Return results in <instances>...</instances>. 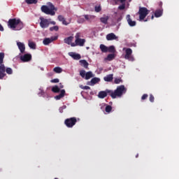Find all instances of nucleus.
<instances>
[{
	"label": "nucleus",
	"mask_w": 179,
	"mask_h": 179,
	"mask_svg": "<svg viewBox=\"0 0 179 179\" xmlns=\"http://www.w3.org/2000/svg\"><path fill=\"white\" fill-rule=\"evenodd\" d=\"M58 39V36H52L51 38H45L43 39V44L44 45H48V44H51L52 41H55V40Z\"/></svg>",
	"instance_id": "9b49d317"
},
{
	"label": "nucleus",
	"mask_w": 179,
	"mask_h": 179,
	"mask_svg": "<svg viewBox=\"0 0 179 179\" xmlns=\"http://www.w3.org/2000/svg\"><path fill=\"white\" fill-rule=\"evenodd\" d=\"M17 45L21 52V54H23L24 51L26 50V46H24V43L22 42H17Z\"/></svg>",
	"instance_id": "2eb2a0df"
},
{
	"label": "nucleus",
	"mask_w": 179,
	"mask_h": 179,
	"mask_svg": "<svg viewBox=\"0 0 179 179\" xmlns=\"http://www.w3.org/2000/svg\"><path fill=\"white\" fill-rule=\"evenodd\" d=\"M110 97L117 99V97H122L123 94L127 93V88L124 85L117 86L115 91L111 90Z\"/></svg>",
	"instance_id": "7ed1b4c3"
},
{
	"label": "nucleus",
	"mask_w": 179,
	"mask_h": 179,
	"mask_svg": "<svg viewBox=\"0 0 179 179\" xmlns=\"http://www.w3.org/2000/svg\"><path fill=\"white\" fill-rule=\"evenodd\" d=\"M5 72L8 73V75H12L13 73V70L11 68L8 67L7 69L5 67Z\"/></svg>",
	"instance_id": "473e14b6"
},
{
	"label": "nucleus",
	"mask_w": 179,
	"mask_h": 179,
	"mask_svg": "<svg viewBox=\"0 0 179 179\" xmlns=\"http://www.w3.org/2000/svg\"><path fill=\"white\" fill-rule=\"evenodd\" d=\"M93 73H92V71H88L85 73V80H89V79H90V78H93Z\"/></svg>",
	"instance_id": "393cba45"
},
{
	"label": "nucleus",
	"mask_w": 179,
	"mask_h": 179,
	"mask_svg": "<svg viewBox=\"0 0 179 179\" xmlns=\"http://www.w3.org/2000/svg\"><path fill=\"white\" fill-rule=\"evenodd\" d=\"M163 15V8H159L155 10V17H160Z\"/></svg>",
	"instance_id": "412c9836"
},
{
	"label": "nucleus",
	"mask_w": 179,
	"mask_h": 179,
	"mask_svg": "<svg viewBox=\"0 0 179 179\" xmlns=\"http://www.w3.org/2000/svg\"><path fill=\"white\" fill-rule=\"evenodd\" d=\"M59 30V27L58 26H54L50 28V31H58Z\"/></svg>",
	"instance_id": "c9c22d12"
},
{
	"label": "nucleus",
	"mask_w": 179,
	"mask_h": 179,
	"mask_svg": "<svg viewBox=\"0 0 179 179\" xmlns=\"http://www.w3.org/2000/svg\"><path fill=\"white\" fill-rule=\"evenodd\" d=\"M0 31H3V27L0 24Z\"/></svg>",
	"instance_id": "09e8293b"
},
{
	"label": "nucleus",
	"mask_w": 179,
	"mask_h": 179,
	"mask_svg": "<svg viewBox=\"0 0 179 179\" xmlns=\"http://www.w3.org/2000/svg\"><path fill=\"white\" fill-rule=\"evenodd\" d=\"M148 94H144L142 96H141V100H146V99H148Z\"/></svg>",
	"instance_id": "37998d69"
},
{
	"label": "nucleus",
	"mask_w": 179,
	"mask_h": 179,
	"mask_svg": "<svg viewBox=\"0 0 179 179\" xmlns=\"http://www.w3.org/2000/svg\"><path fill=\"white\" fill-rule=\"evenodd\" d=\"M28 45L29 48H32V50H36V43L34 42L29 41Z\"/></svg>",
	"instance_id": "c756f323"
},
{
	"label": "nucleus",
	"mask_w": 179,
	"mask_h": 179,
	"mask_svg": "<svg viewBox=\"0 0 179 179\" xmlns=\"http://www.w3.org/2000/svg\"><path fill=\"white\" fill-rule=\"evenodd\" d=\"M159 6H160V8H162V6H163V2L160 1L159 3Z\"/></svg>",
	"instance_id": "3c124183"
},
{
	"label": "nucleus",
	"mask_w": 179,
	"mask_h": 179,
	"mask_svg": "<svg viewBox=\"0 0 179 179\" xmlns=\"http://www.w3.org/2000/svg\"><path fill=\"white\" fill-rule=\"evenodd\" d=\"M87 50H89V48H87Z\"/></svg>",
	"instance_id": "13d9d810"
},
{
	"label": "nucleus",
	"mask_w": 179,
	"mask_h": 179,
	"mask_svg": "<svg viewBox=\"0 0 179 179\" xmlns=\"http://www.w3.org/2000/svg\"><path fill=\"white\" fill-rule=\"evenodd\" d=\"M123 51H125L124 59H128V61H131V62L135 61V59L132 55V49L129 48H124Z\"/></svg>",
	"instance_id": "6e6552de"
},
{
	"label": "nucleus",
	"mask_w": 179,
	"mask_h": 179,
	"mask_svg": "<svg viewBox=\"0 0 179 179\" xmlns=\"http://www.w3.org/2000/svg\"><path fill=\"white\" fill-rule=\"evenodd\" d=\"M149 10H148L146 7H140L138 12L140 20H144L145 17H146L149 15Z\"/></svg>",
	"instance_id": "0eeeda50"
},
{
	"label": "nucleus",
	"mask_w": 179,
	"mask_h": 179,
	"mask_svg": "<svg viewBox=\"0 0 179 179\" xmlns=\"http://www.w3.org/2000/svg\"><path fill=\"white\" fill-rule=\"evenodd\" d=\"M80 75L81 77L85 78V76H86V71L85 70H81L80 71Z\"/></svg>",
	"instance_id": "58836bf2"
},
{
	"label": "nucleus",
	"mask_w": 179,
	"mask_h": 179,
	"mask_svg": "<svg viewBox=\"0 0 179 179\" xmlns=\"http://www.w3.org/2000/svg\"><path fill=\"white\" fill-rule=\"evenodd\" d=\"M47 6H42L41 9L43 13H45V15H50V16H55V12L58 10V8L52 4L51 2H48Z\"/></svg>",
	"instance_id": "f03ea898"
},
{
	"label": "nucleus",
	"mask_w": 179,
	"mask_h": 179,
	"mask_svg": "<svg viewBox=\"0 0 179 179\" xmlns=\"http://www.w3.org/2000/svg\"><path fill=\"white\" fill-rule=\"evenodd\" d=\"M62 108L63 110H65V108H66V105H64L63 106H62Z\"/></svg>",
	"instance_id": "603ef678"
},
{
	"label": "nucleus",
	"mask_w": 179,
	"mask_h": 179,
	"mask_svg": "<svg viewBox=\"0 0 179 179\" xmlns=\"http://www.w3.org/2000/svg\"><path fill=\"white\" fill-rule=\"evenodd\" d=\"M136 158L139 157V154H137V155H136Z\"/></svg>",
	"instance_id": "864d4df0"
},
{
	"label": "nucleus",
	"mask_w": 179,
	"mask_h": 179,
	"mask_svg": "<svg viewBox=\"0 0 179 179\" xmlns=\"http://www.w3.org/2000/svg\"><path fill=\"white\" fill-rule=\"evenodd\" d=\"M20 59H21L22 62H29V61H31V55L25 54L22 55L20 56Z\"/></svg>",
	"instance_id": "ddd939ff"
},
{
	"label": "nucleus",
	"mask_w": 179,
	"mask_h": 179,
	"mask_svg": "<svg viewBox=\"0 0 179 179\" xmlns=\"http://www.w3.org/2000/svg\"><path fill=\"white\" fill-rule=\"evenodd\" d=\"M50 24L55 25V24H57V22H55V21H51V22H50Z\"/></svg>",
	"instance_id": "de8ad7c7"
},
{
	"label": "nucleus",
	"mask_w": 179,
	"mask_h": 179,
	"mask_svg": "<svg viewBox=\"0 0 179 179\" xmlns=\"http://www.w3.org/2000/svg\"><path fill=\"white\" fill-rule=\"evenodd\" d=\"M108 94L111 96V90H106V91H101L98 94L99 99H105Z\"/></svg>",
	"instance_id": "9d476101"
},
{
	"label": "nucleus",
	"mask_w": 179,
	"mask_h": 179,
	"mask_svg": "<svg viewBox=\"0 0 179 179\" xmlns=\"http://www.w3.org/2000/svg\"><path fill=\"white\" fill-rule=\"evenodd\" d=\"M81 34L77 33L75 36V43H71V47H76V45H79L80 47H83L85 45V43H86V40L80 38Z\"/></svg>",
	"instance_id": "39448f33"
},
{
	"label": "nucleus",
	"mask_w": 179,
	"mask_h": 179,
	"mask_svg": "<svg viewBox=\"0 0 179 179\" xmlns=\"http://www.w3.org/2000/svg\"><path fill=\"white\" fill-rule=\"evenodd\" d=\"M122 83V79L121 78H115L114 83L115 85H120V83Z\"/></svg>",
	"instance_id": "e433bc0d"
},
{
	"label": "nucleus",
	"mask_w": 179,
	"mask_h": 179,
	"mask_svg": "<svg viewBox=\"0 0 179 179\" xmlns=\"http://www.w3.org/2000/svg\"><path fill=\"white\" fill-rule=\"evenodd\" d=\"M8 26L13 30H22L24 27L23 22L16 18L10 19L8 22Z\"/></svg>",
	"instance_id": "f257e3e1"
},
{
	"label": "nucleus",
	"mask_w": 179,
	"mask_h": 179,
	"mask_svg": "<svg viewBox=\"0 0 179 179\" xmlns=\"http://www.w3.org/2000/svg\"><path fill=\"white\" fill-rule=\"evenodd\" d=\"M113 74L107 75L103 78V80H105V82H111L113 79Z\"/></svg>",
	"instance_id": "5701e85b"
},
{
	"label": "nucleus",
	"mask_w": 179,
	"mask_h": 179,
	"mask_svg": "<svg viewBox=\"0 0 179 179\" xmlns=\"http://www.w3.org/2000/svg\"><path fill=\"white\" fill-rule=\"evenodd\" d=\"M78 122V119L76 117L67 118L64 120V124L67 128H73L76 123Z\"/></svg>",
	"instance_id": "423d86ee"
},
{
	"label": "nucleus",
	"mask_w": 179,
	"mask_h": 179,
	"mask_svg": "<svg viewBox=\"0 0 179 179\" xmlns=\"http://www.w3.org/2000/svg\"><path fill=\"white\" fill-rule=\"evenodd\" d=\"M99 82H100V78H92L91 81L88 83V85L90 86H94V85H96V83H99Z\"/></svg>",
	"instance_id": "6ab92c4d"
},
{
	"label": "nucleus",
	"mask_w": 179,
	"mask_h": 179,
	"mask_svg": "<svg viewBox=\"0 0 179 179\" xmlns=\"http://www.w3.org/2000/svg\"><path fill=\"white\" fill-rule=\"evenodd\" d=\"M119 1H120V3H125V1L127 0H119Z\"/></svg>",
	"instance_id": "8fccbe9b"
},
{
	"label": "nucleus",
	"mask_w": 179,
	"mask_h": 179,
	"mask_svg": "<svg viewBox=\"0 0 179 179\" xmlns=\"http://www.w3.org/2000/svg\"><path fill=\"white\" fill-rule=\"evenodd\" d=\"M95 12L99 13L101 12V6H96L94 7Z\"/></svg>",
	"instance_id": "4c0bfd02"
},
{
	"label": "nucleus",
	"mask_w": 179,
	"mask_h": 179,
	"mask_svg": "<svg viewBox=\"0 0 179 179\" xmlns=\"http://www.w3.org/2000/svg\"><path fill=\"white\" fill-rule=\"evenodd\" d=\"M52 92H53V93H59V92H61V89L58 87V85H55L52 87Z\"/></svg>",
	"instance_id": "bb28decb"
},
{
	"label": "nucleus",
	"mask_w": 179,
	"mask_h": 179,
	"mask_svg": "<svg viewBox=\"0 0 179 179\" xmlns=\"http://www.w3.org/2000/svg\"><path fill=\"white\" fill-rule=\"evenodd\" d=\"M126 20L130 27H135V26H136V21H134L131 19V15H127L126 16Z\"/></svg>",
	"instance_id": "f8f14e48"
},
{
	"label": "nucleus",
	"mask_w": 179,
	"mask_h": 179,
	"mask_svg": "<svg viewBox=\"0 0 179 179\" xmlns=\"http://www.w3.org/2000/svg\"><path fill=\"white\" fill-rule=\"evenodd\" d=\"M3 58H5V53L0 52V79H3L6 76L5 73V64H3Z\"/></svg>",
	"instance_id": "20e7f679"
},
{
	"label": "nucleus",
	"mask_w": 179,
	"mask_h": 179,
	"mask_svg": "<svg viewBox=\"0 0 179 179\" xmlns=\"http://www.w3.org/2000/svg\"><path fill=\"white\" fill-rule=\"evenodd\" d=\"M151 19L152 20L155 19V16L152 15Z\"/></svg>",
	"instance_id": "5fc2aeb1"
},
{
	"label": "nucleus",
	"mask_w": 179,
	"mask_h": 179,
	"mask_svg": "<svg viewBox=\"0 0 179 179\" xmlns=\"http://www.w3.org/2000/svg\"><path fill=\"white\" fill-rule=\"evenodd\" d=\"M80 87L81 89H83V90H90V87H89V86L80 85Z\"/></svg>",
	"instance_id": "ea45409f"
},
{
	"label": "nucleus",
	"mask_w": 179,
	"mask_h": 179,
	"mask_svg": "<svg viewBox=\"0 0 179 179\" xmlns=\"http://www.w3.org/2000/svg\"><path fill=\"white\" fill-rule=\"evenodd\" d=\"M100 20H101V23H103V24H107V23L108 22V17H101Z\"/></svg>",
	"instance_id": "7c9ffc66"
},
{
	"label": "nucleus",
	"mask_w": 179,
	"mask_h": 179,
	"mask_svg": "<svg viewBox=\"0 0 179 179\" xmlns=\"http://www.w3.org/2000/svg\"><path fill=\"white\" fill-rule=\"evenodd\" d=\"M69 55L70 57H71V58H73V59H76V60H79L80 59V58H82V57L80 56V55L76 53V52H69Z\"/></svg>",
	"instance_id": "4468645a"
},
{
	"label": "nucleus",
	"mask_w": 179,
	"mask_h": 179,
	"mask_svg": "<svg viewBox=\"0 0 179 179\" xmlns=\"http://www.w3.org/2000/svg\"><path fill=\"white\" fill-rule=\"evenodd\" d=\"M112 110H113V107L111 106L106 105V108H105L106 113H110V112L112 111Z\"/></svg>",
	"instance_id": "72a5a7b5"
},
{
	"label": "nucleus",
	"mask_w": 179,
	"mask_h": 179,
	"mask_svg": "<svg viewBox=\"0 0 179 179\" xmlns=\"http://www.w3.org/2000/svg\"><path fill=\"white\" fill-rule=\"evenodd\" d=\"M114 58H115V55L109 54L105 59H106V61H113Z\"/></svg>",
	"instance_id": "c85d7f7f"
},
{
	"label": "nucleus",
	"mask_w": 179,
	"mask_h": 179,
	"mask_svg": "<svg viewBox=\"0 0 179 179\" xmlns=\"http://www.w3.org/2000/svg\"><path fill=\"white\" fill-rule=\"evenodd\" d=\"M51 83H59V79H58V78H55V79H53V80H51Z\"/></svg>",
	"instance_id": "a19ab883"
},
{
	"label": "nucleus",
	"mask_w": 179,
	"mask_h": 179,
	"mask_svg": "<svg viewBox=\"0 0 179 179\" xmlns=\"http://www.w3.org/2000/svg\"><path fill=\"white\" fill-rule=\"evenodd\" d=\"M117 38H118V37L117 36H115L114 34V33L108 34L106 36V40H108V41H111L113 40H117Z\"/></svg>",
	"instance_id": "f3484780"
},
{
	"label": "nucleus",
	"mask_w": 179,
	"mask_h": 179,
	"mask_svg": "<svg viewBox=\"0 0 179 179\" xmlns=\"http://www.w3.org/2000/svg\"><path fill=\"white\" fill-rule=\"evenodd\" d=\"M84 17L85 20H87V22H92V20H93V19H94L95 16L94 15H85Z\"/></svg>",
	"instance_id": "a878e982"
},
{
	"label": "nucleus",
	"mask_w": 179,
	"mask_h": 179,
	"mask_svg": "<svg viewBox=\"0 0 179 179\" xmlns=\"http://www.w3.org/2000/svg\"><path fill=\"white\" fill-rule=\"evenodd\" d=\"M40 27L41 29H47L50 26V20L45 19L43 17H40Z\"/></svg>",
	"instance_id": "1a4fd4ad"
},
{
	"label": "nucleus",
	"mask_w": 179,
	"mask_h": 179,
	"mask_svg": "<svg viewBox=\"0 0 179 179\" xmlns=\"http://www.w3.org/2000/svg\"><path fill=\"white\" fill-rule=\"evenodd\" d=\"M80 64L81 65V66H84L85 69H87V68H89V63L85 59L80 60Z\"/></svg>",
	"instance_id": "4be33fe9"
},
{
	"label": "nucleus",
	"mask_w": 179,
	"mask_h": 179,
	"mask_svg": "<svg viewBox=\"0 0 179 179\" xmlns=\"http://www.w3.org/2000/svg\"><path fill=\"white\" fill-rule=\"evenodd\" d=\"M54 72L56 73H61L62 72V69L61 67H55L53 69Z\"/></svg>",
	"instance_id": "f704fd0d"
},
{
	"label": "nucleus",
	"mask_w": 179,
	"mask_h": 179,
	"mask_svg": "<svg viewBox=\"0 0 179 179\" xmlns=\"http://www.w3.org/2000/svg\"><path fill=\"white\" fill-rule=\"evenodd\" d=\"M41 92L38 93V95L40 96H44V91L43 90L40 89Z\"/></svg>",
	"instance_id": "a18cd8bd"
},
{
	"label": "nucleus",
	"mask_w": 179,
	"mask_h": 179,
	"mask_svg": "<svg viewBox=\"0 0 179 179\" xmlns=\"http://www.w3.org/2000/svg\"><path fill=\"white\" fill-rule=\"evenodd\" d=\"M62 87H64V86H61V88L62 89Z\"/></svg>",
	"instance_id": "4d7b16f0"
},
{
	"label": "nucleus",
	"mask_w": 179,
	"mask_h": 179,
	"mask_svg": "<svg viewBox=\"0 0 179 179\" xmlns=\"http://www.w3.org/2000/svg\"><path fill=\"white\" fill-rule=\"evenodd\" d=\"M57 19L59 22H62V24H64V26H68V24H69V22H66V20L65 19L64 15H58Z\"/></svg>",
	"instance_id": "dca6fc26"
},
{
	"label": "nucleus",
	"mask_w": 179,
	"mask_h": 179,
	"mask_svg": "<svg viewBox=\"0 0 179 179\" xmlns=\"http://www.w3.org/2000/svg\"><path fill=\"white\" fill-rule=\"evenodd\" d=\"M108 52H112L113 54L115 52V48L114 45H111L108 48Z\"/></svg>",
	"instance_id": "2f4dec72"
},
{
	"label": "nucleus",
	"mask_w": 179,
	"mask_h": 179,
	"mask_svg": "<svg viewBox=\"0 0 179 179\" xmlns=\"http://www.w3.org/2000/svg\"><path fill=\"white\" fill-rule=\"evenodd\" d=\"M64 41L66 44H68L69 45H72V44L73 43H72V41H73V36H69L67 38H65Z\"/></svg>",
	"instance_id": "a211bd4d"
},
{
	"label": "nucleus",
	"mask_w": 179,
	"mask_h": 179,
	"mask_svg": "<svg viewBox=\"0 0 179 179\" xmlns=\"http://www.w3.org/2000/svg\"><path fill=\"white\" fill-rule=\"evenodd\" d=\"M100 50L103 52H108V47L106 46V45L101 44L100 45Z\"/></svg>",
	"instance_id": "b1692460"
},
{
	"label": "nucleus",
	"mask_w": 179,
	"mask_h": 179,
	"mask_svg": "<svg viewBox=\"0 0 179 179\" xmlns=\"http://www.w3.org/2000/svg\"><path fill=\"white\" fill-rule=\"evenodd\" d=\"M150 101L153 103L155 101V96L152 94L150 95Z\"/></svg>",
	"instance_id": "79ce46f5"
},
{
	"label": "nucleus",
	"mask_w": 179,
	"mask_h": 179,
	"mask_svg": "<svg viewBox=\"0 0 179 179\" xmlns=\"http://www.w3.org/2000/svg\"><path fill=\"white\" fill-rule=\"evenodd\" d=\"M59 111L61 113H64V109L62 108V106L59 108Z\"/></svg>",
	"instance_id": "49530a36"
},
{
	"label": "nucleus",
	"mask_w": 179,
	"mask_h": 179,
	"mask_svg": "<svg viewBox=\"0 0 179 179\" xmlns=\"http://www.w3.org/2000/svg\"><path fill=\"white\" fill-rule=\"evenodd\" d=\"M26 3H27V5H33V4H36L37 3V2H38V0H25Z\"/></svg>",
	"instance_id": "cd10ccee"
},
{
	"label": "nucleus",
	"mask_w": 179,
	"mask_h": 179,
	"mask_svg": "<svg viewBox=\"0 0 179 179\" xmlns=\"http://www.w3.org/2000/svg\"><path fill=\"white\" fill-rule=\"evenodd\" d=\"M82 22H85V20L83 19V20H82Z\"/></svg>",
	"instance_id": "6e6d98bb"
},
{
	"label": "nucleus",
	"mask_w": 179,
	"mask_h": 179,
	"mask_svg": "<svg viewBox=\"0 0 179 179\" xmlns=\"http://www.w3.org/2000/svg\"><path fill=\"white\" fill-rule=\"evenodd\" d=\"M119 9H120V10H124V9H125V4L120 6Z\"/></svg>",
	"instance_id": "c03bdc74"
},
{
	"label": "nucleus",
	"mask_w": 179,
	"mask_h": 179,
	"mask_svg": "<svg viewBox=\"0 0 179 179\" xmlns=\"http://www.w3.org/2000/svg\"><path fill=\"white\" fill-rule=\"evenodd\" d=\"M65 96V90H62L60 91V94L56 96H55V99L56 100H61V99H62L63 97H64Z\"/></svg>",
	"instance_id": "aec40b11"
}]
</instances>
